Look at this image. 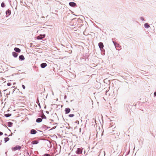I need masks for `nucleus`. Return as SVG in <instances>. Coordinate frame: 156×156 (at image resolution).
Listing matches in <instances>:
<instances>
[{"mask_svg": "<svg viewBox=\"0 0 156 156\" xmlns=\"http://www.w3.org/2000/svg\"><path fill=\"white\" fill-rule=\"evenodd\" d=\"M66 96H65V98H66Z\"/></svg>", "mask_w": 156, "mask_h": 156, "instance_id": "cd10ccee", "label": "nucleus"}, {"mask_svg": "<svg viewBox=\"0 0 156 156\" xmlns=\"http://www.w3.org/2000/svg\"><path fill=\"white\" fill-rule=\"evenodd\" d=\"M69 4L70 6L72 7H74L76 5V4L73 2H69Z\"/></svg>", "mask_w": 156, "mask_h": 156, "instance_id": "39448f33", "label": "nucleus"}, {"mask_svg": "<svg viewBox=\"0 0 156 156\" xmlns=\"http://www.w3.org/2000/svg\"><path fill=\"white\" fill-rule=\"evenodd\" d=\"M12 124V123L11 122H9L8 123V126L9 127H11V126Z\"/></svg>", "mask_w": 156, "mask_h": 156, "instance_id": "dca6fc26", "label": "nucleus"}, {"mask_svg": "<svg viewBox=\"0 0 156 156\" xmlns=\"http://www.w3.org/2000/svg\"><path fill=\"white\" fill-rule=\"evenodd\" d=\"M41 68H44L47 66V64L45 63H42L41 65Z\"/></svg>", "mask_w": 156, "mask_h": 156, "instance_id": "1a4fd4ad", "label": "nucleus"}, {"mask_svg": "<svg viewBox=\"0 0 156 156\" xmlns=\"http://www.w3.org/2000/svg\"><path fill=\"white\" fill-rule=\"evenodd\" d=\"M11 115L9 114H7L5 115V116L7 117H9Z\"/></svg>", "mask_w": 156, "mask_h": 156, "instance_id": "a211bd4d", "label": "nucleus"}, {"mask_svg": "<svg viewBox=\"0 0 156 156\" xmlns=\"http://www.w3.org/2000/svg\"><path fill=\"white\" fill-rule=\"evenodd\" d=\"M44 116L45 118L46 117L45 115H44Z\"/></svg>", "mask_w": 156, "mask_h": 156, "instance_id": "c85d7f7f", "label": "nucleus"}, {"mask_svg": "<svg viewBox=\"0 0 156 156\" xmlns=\"http://www.w3.org/2000/svg\"><path fill=\"white\" fill-rule=\"evenodd\" d=\"M21 147L20 146H16V147H12V151H15L17 150H20V149Z\"/></svg>", "mask_w": 156, "mask_h": 156, "instance_id": "f257e3e1", "label": "nucleus"}, {"mask_svg": "<svg viewBox=\"0 0 156 156\" xmlns=\"http://www.w3.org/2000/svg\"><path fill=\"white\" fill-rule=\"evenodd\" d=\"M19 58L21 60H23L25 58L24 56L22 55L19 56Z\"/></svg>", "mask_w": 156, "mask_h": 156, "instance_id": "9d476101", "label": "nucleus"}, {"mask_svg": "<svg viewBox=\"0 0 156 156\" xmlns=\"http://www.w3.org/2000/svg\"><path fill=\"white\" fill-rule=\"evenodd\" d=\"M82 152V150L81 148H78L76 151V152L77 154H81Z\"/></svg>", "mask_w": 156, "mask_h": 156, "instance_id": "f03ea898", "label": "nucleus"}, {"mask_svg": "<svg viewBox=\"0 0 156 156\" xmlns=\"http://www.w3.org/2000/svg\"><path fill=\"white\" fill-rule=\"evenodd\" d=\"M22 87L23 88V89H25V86L23 85H22Z\"/></svg>", "mask_w": 156, "mask_h": 156, "instance_id": "5701e85b", "label": "nucleus"}, {"mask_svg": "<svg viewBox=\"0 0 156 156\" xmlns=\"http://www.w3.org/2000/svg\"><path fill=\"white\" fill-rule=\"evenodd\" d=\"M11 11L10 10H9V9L7 10L6 12V14L7 15H8V16H9L11 14Z\"/></svg>", "mask_w": 156, "mask_h": 156, "instance_id": "f8f14e48", "label": "nucleus"}, {"mask_svg": "<svg viewBox=\"0 0 156 156\" xmlns=\"http://www.w3.org/2000/svg\"><path fill=\"white\" fill-rule=\"evenodd\" d=\"M114 45L115 46L116 44H117L114 41H112ZM115 48H116V46H115Z\"/></svg>", "mask_w": 156, "mask_h": 156, "instance_id": "4be33fe9", "label": "nucleus"}, {"mask_svg": "<svg viewBox=\"0 0 156 156\" xmlns=\"http://www.w3.org/2000/svg\"><path fill=\"white\" fill-rule=\"evenodd\" d=\"M154 95L155 96H156V92H154Z\"/></svg>", "mask_w": 156, "mask_h": 156, "instance_id": "a878e982", "label": "nucleus"}, {"mask_svg": "<svg viewBox=\"0 0 156 156\" xmlns=\"http://www.w3.org/2000/svg\"><path fill=\"white\" fill-rule=\"evenodd\" d=\"M74 116V115L73 114H70L69 115V116L70 117H72Z\"/></svg>", "mask_w": 156, "mask_h": 156, "instance_id": "aec40b11", "label": "nucleus"}, {"mask_svg": "<svg viewBox=\"0 0 156 156\" xmlns=\"http://www.w3.org/2000/svg\"><path fill=\"white\" fill-rule=\"evenodd\" d=\"M12 55L14 57H16L18 54L16 52H12Z\"/></svg>", "mask_w": 156, "mask_h": 156, "instance_id": "ddd939ff", "label": "nucleus"}, {"mask_svg": "<svg viewBox=\"0 0 156 156\" xmlns=\"http://www.w3.org/2000/svg\"><path fill=\"white\" fill-rule=\"evenodd\" d=\"M9 140V138L8 137L5 138V142H7Z\"/></svg>", "mask_w": 156, "mask_h": 156, "instance_id": "f3484780", "label": "nucleus"}, {"mask_svg": "<svg viewBox=\"0 0 156 156\" xmlns=\"http://www.w3.org/2000/svg\"><path fill=\"white\" fill-rule=\"evenodd\" d=\"M36 133V131L34 129H32L30 131V133L32 134H35Z\"/></svg>", "mask_w": 156, "mask_h": 156, "instance_id": "423d86ee", "label": "nucleus"}, {"mask_svg": "<svg viewBox=\"0 0 156 156\" xmlns=\"http://www.w3.org/2000/svg\"><path fill=\"white\" fill-rule=\"evenodd\" d=\"M65 111L66 114H68L70 112V110L69 108H66L65 109Z\"/></svg>", "mask_w": 156, "mask_h": 156, "instance_id": "6e6552de", "label": "nucleus"}, {"mask_svg": "<svg viewBox=\"0 0 156 156\" xmlns=\"http://www.w3.org/2000/svg\"><path fill=\"white\" fill-rule=\"evenodd\" d=\"M5 5L4 3L3 2L1 4V6L2 7H5Z\"/></svg>", "mask_w": 156, "mask_h": 156, "instance_id": "6ab92c4d", "label": "nucleus"}, {"mask_svg": "<svg viewBox=\"0 0 156 156\" xmlns=\"http://www.w3.org/2000/svg\"><path fill=\"white\" fill-rule=\"evenodd\" d=\"M98 46L101 50L104 47L103 44L102 42H100L99 43Z\"/></svg>", "mask_w": 156, "mask_h": 156, "instance_id": "20e7f679", "label": "nucleus"}, {"mask_svg": "<svg viewBox=\"0 0 156 156\" xmlns=\"http://www.w3.org/2000/svg\"><path fill=\"white\" fill-rule=\"evenodd\" d=\"M141 19L142 20H144V18H142V17L141 18Z\"/></svg>", "mask_w": 156, "mask_h": 156, "instance_id": "bb28decb", "label": "nucleus"}, {"mask_svg": "<svg viewBox=\"0 0 156 156\" xmlns=\"http://www.w3.org/2000/svg\"><path fill=\"white\" fill-rule=\"evenodd\" d=\"M0 145H1V144H0Z\"/></svg>", "mask_w": 156, "mask_h": 156, "instance_id": "c756f323", "label": "nucleus"}, {"mask_svg": "<svg viewBox=\"0 0 156 156\" xmlns=\"http://www.w3.org/2000/svg\"><path fill=\"white\" fill-rule=\"evenodd\" d=\"M49 154H44V156H48Z\"/></svg>", "mask_w": 156, "mask_h": 156, "instance_id": "b1692460", "label": "nucleus"}, {"mask_svg": "<svg viewBox=\"0 0 156 156\" xmlns=\"http://www.w3.org/2000/svg\"><path fill=\"white\" fill-rule=\"evenodd\" d=\"M38 142L37 141H34L32 142V144H36L38 143Z\"/></svg>", "mask_w": 156, "mask_h": 156, "instance_id": "2eb2a0df", "label": "nucleus"}, {"mask_svg": "<svg viewBox=\"0 0 156 156\" xmlns=\"http://www.w3.org/2000/svg\"><path fill=\"white\" fill-rule=\"evenodd\" d=\"M42 119L41 118H39L36 119V122H40L42 121Z\"/></svg>", "mask_w": 156, "mask_h": 156, "instance_id": "9b49d317", "label": "nucleus"}, {"mask_svg": "<svg viewBox=\"0 0 156 156\" xmlns=\"http://www.w3.org/2000/svg\"><path fill=\"white\" fill-rule=\"evenodd\" d=\"M3 134V133L0 131V135H2Z\"/></svg>", "mask_w": 156, "mask_h": 156, "instance_id": "393cba45", "label": "nucleus"}, {"mask_svg": "<svg viewBox=\"0 0 156 156\" xmlns=\"http://www.w3.org/2000/svg\"><path fill=\"white\" fill-rule=\"evenodd\" d=\"M11 85V83H8L7 84V85L8 86H10Z\"/></svg>", "mask_w": 156, "mask_h": 156, "instance_id": "412c9836", "label": "nucleus"}, {"mask_svg": "<svg viewBox=\"0 0 156 156\" xmlns=\"http://www.w3.org/2000/svg\"><path fill=\"white\" fill-rule=\"evenodd\" d=\"M45 36V34L44 35H40L37 37V39H41L44 38Z\"/></svg>", "mask_w": 156, "mask_h": 156, "instance_id": "7ed1b4c3", "label": "nucleus"}, {"mask_svg": "<svg viewBox=\"0 0 156 156\" xmlns=\"http://www.w3.org/2000/svg\"><path fill=\"white\" fill-rule=\"evenodd\" d=\"M14 50L17 52H20L21 51L20 49L18 48H14Z\"/></svg>", "mask_w": 156, "mask_h": 156, "instance_id": "0eeeda50", "label": "nucleus"}, {"mask_svg": "<svg viewBox=\"0 0 156 156\" xmlns=\"http://www.w3.org/2000/svg\"><path fill=\"white\" fill-rule=\"evenodd\" d=\"M144 26L146 28H147L150 27V26L147 23H145L144 25Z\"/></svg>", "mask_w": 156, "mask_h": 156, "instance_id": "4468645a", "label": "nucleus"}]
</instances>
